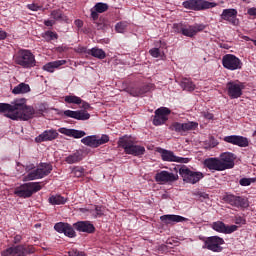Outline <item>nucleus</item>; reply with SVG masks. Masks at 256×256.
Segmentation results:
<instances>
[{
  "label": "nucleus",
  "instance_id": "nucleus-1",
  "mask_svg": "<svg viewBox=\"0 0 256 256\" xmlns=\"http://www.w3.org/2000/svg\"><path fill=\"white\" fill-rule=\"evenodd\" d=\"M33 106H27V99L18 98L12 102V111L8 114V119L12 121H29L36 115Z\"/></svg>",
  "mask_w": 256,
  "mask_h": 256
},
{
  "label": "nucleus",
  "instance_id": "nucleus-2",
  "mask_svg": "<svg viewBox=\"0 0 256 256\" xmlns=\"http://www.w3.org/2000/svg\"><path fill=\"white\" fill-rule=\"evenodd\" d=\"M118 147H122L127 155H134L135 157H139V155L145 154V147L135 145V142H133L131 137L128 136H123L119 139Z\"/></svg>",
  "mask_w": 256,
  "mask_h": 256
},
{
  "label": "nucleus",
  "instance_id": "nucleus-3",
  "mask_svg": "<svg viewBox=\"0 0 256 256\" xmlns=\"http://www.w3.org/2000/svg\"><path fill=\"white\" fill-rule=\"evenodd\" d=\"M14 62L16 65H20L23 69H31L35 67L37 61L35 55L30 50L21 49L14 55Z\"/></svg>",
  "mask_w": 256,
  "mask_h": 256
},
{
  "label": "nucleus",
  "instance_id": "nucleus-4",
  "mask_svg": "<svg viewBox=\"0 0 256 256\" xmlns=\"http://www.w3.org/2000/svg\"><path fill=\"white\" fill-rule=\"evenodd\" d=\"M37 191H41V184L39 182H28L16 187L14 195L27 199L31 197L33 193H37Z\"/></svg>",
  "mask_w": 256,
  "mask_h": 256
},
{
  "label": "nucleus",
  "instance_id": "nucleus-5",
  "mask_svg": "<svg viewBox=\"0 0 256 256\" xmlns=\"http://www.w3.org/2000/svg\"><path fill=\"white\" fill-rule=\"evenodd\" d=\"M51 171H53L51 164L41 163L36 170L29 172L23 180L35 181V179H43V177H47Z\"/></svg>",
  "mask_w": 256,
  "mask_h": 256
},
{
  "label": "nucleus",
  "instance_id": "nucleus-6",
  "mask_svg": "<svg viewBox=\"0 0 256 256\" xmlns=\"http://www.w3.org/2000/svg\"><path fill=\"white\" fill-rule=\"evenodd\" d=\"M179 175L182 177L184 183H189L190 185L199 183L200 179H203L204 177L202 172H195L187 168V166L181 167L179 169Z\"/></svg>",
  "mask_w": 256,
  "mask_h": 256
},
{
  "label": "nucleus",
  "instance_id": "nucleus-7",
  "mask_svg": "<svg viewBox=\"0 0 256 256\" xmlns=\"http://www.w3.org/2000/svg\"><path fill=\"white\" fill-rule=\"evenodd\" d=\"M183 7H185V9H192V11H203L217 7V3L206 0H189L183 2Z\"/></svg>",
  "mask_w": 256,
  "mask_h": 256
},
{
  "label": "nucleus",
  "instance_id": "nucleus-8",
  "mask_svg": "<svg viewBox=\"0 0 256 256\" xmlns=\"http://www.w3.org/2000/svg\"><path fill=\"white\" fill-rule=\"evenodd\" d=\"M81 143L95 149L101 145H105V143H109V136L106 134H103L100 138L97 135L86 136L82 138Z\"/></svg>",
  "mask_w": 256,
  "mask_h": 256
},
{
  "label": "nucleus",
  "instance_id": "nucleus-9",
  "mask_svg": "<svg viewBox=\"0 0 256 256\" xmlns=\"http://www.w3.org/2000/svg\"><path fill=\"white\" fill-rule=\"evenodd\" d=\"M227 94L230 99H239L243 95L245 85L239 81H230L226 85Z\"/></svg>",
  "mask_w": 256,
  "mask_h": 256
},
{
  "label": "nucleus",
  "instance_id": "nucleus-10",
  "mask_svg": "<svg viewBox=\"0 0 256 256\" xmlns=\"http://www.w3.org/2000/svg\"><path fill=\"white\" fill-rule=\"evenodd\" d=\"M222 65L225 69H229V71H237V69L243 67V62L233 54H226L222 58Z\"/></svg>",
  "mask_w": 256,
  "mask_h": 256
},
{
  "label": "nucleus",
  "instance_id": "nucleus-11",
  "mask_svg": "<svg viewBox=\"0 0 256 256\" xmlns=\"http://www.w3.org/2000/svg\"><path fill=\"white\" fill-rule=\"evenodd\" d=\"M225 243V240L219 236H211L208 237L205 240V246L203 249H209V251H214V253H220V251H223V245Z\"/></svg>",
  "mask_w": 256,
  "mask_h": 256
},
{
  "label": "nucleus",
  "instance_id": "nucleus-12",
  "mask_svg": "<svg viewBox=\"0 0 256 256\" xmlns=\"http://www.w3.org/2000/svg\"><path fill=\"white\" fill-rule=\"evenodd\" d=\"M169 115H171V110L167 107L158 108L155 111L153 125L159 126L164 125V123L169 119Z\"/></svg>",
  "mask_w": 256,
  "mask_h": 256
},
{
  "label": "nucleus",
  "instance_id": "nucleus-13",
  "mask_svg": "<svg viewBox=\"0 0 256 256\" xmlns=\"http://www.w3.org/2000/svg\"><path fill=\"white\" fill-rule=\"evenodd\" d=\"M226 203L231 205L232 207H237L246 209V207H249V200L247 198H243L241 196H235L232 194H229L226 196Z\"/></svg>",
  "mask_w": 256,
  "mask_h": 256
},
{
  "label": "nucleus",
  "instance_id": "nucleus-14",
  "mask_svg": "<svg viewBox=\"0 0 256 256\" xmlns=\"http://www.w3.org/2000/svg\"><path fill=\"white\" fill-rule=\"evenodd\" d=\"M161 158L163 161L173 162V163H189V158L178 157L173 153V151H169L166 149L160 150Z\"/></svg>",
  "mask_w": 256,
  "mask_h": 256
},
{
  "label": "nucleus",
  "instance_id": "nucleus-15",
  "mask_svg": "<svg viewBox=\"0 0 256 256\" xmlns=\"http://www.w3.org/2000/svg\"><path fill=\"white\" fill-rule=\"evenodd\" d=\"M178 179L179 175L165 170L158 172L155 175L157 183H175Z\"/></svg>",
  "mask_w": 256,
  "mask_h": 256
},
{
  "label": "nucleus",
  "instance_id": "nucleus-16",
  "mask_svg": "<svg viewBox=\"0 0 256 256\" xmlns=\"http://www.w3.org/2000/svg\"><path fill=\"white\" fill-rule=\"evenodd\" d=\"M221 19L223 21H228L230 25H234L237 27L239 25V20L237 19V10L230 8V9H224L221 14Z\"/></svg>",
  "mask_w": 256,
  "mask_h": 256
},
{
  "label": "nucleus",
  "instance_id": "nucleus-17",
  "mask_svg": "<svg viewBox=\"0 0 256 256\" xmlns=\"http://www.w3.org/2000/svg\"><path fill=\"white\" fill-rule=\"evenodd\" d=\"M226 143L237 145L238 147H249V138L239 135L226 136L224 138Z\"/></svg>",
  "mask_w": 256,
  "mask_h": 256
},
{
  "label": "nucleus",
  "instance_id": "nucleus-18",
  "mask_svg": "<svg viewBox=\"0 0 256 256\" xmlns=\"http://www.w3.org/2000/svg\"><path fill=\"white\" fill-rule=\"evenodd\" d=\"M212 229H214V231H217V233H225L226 235H229L231 233H235V231H237L238 227H237V225L227 226V225H225V223H223L221 221H217V222L212 223Z\"/></svg>",
  "mask_w": 256,
  "mask_h": 256
},
{
  "label": "nucleus",
  "instance_id": "nucleus-19",
  "mask_svg": "<svg viewBox=\"0 0 256 256\" xmlns=\"http://www.w3.org/2000/svg\"><path fill=\"white\" fill-rule=\"evenodd\" d=\"M220 162L222 163V167L224 171L226 169H233L235 167V154L231 152H225L220 156Z\"/></svg>",
  "mask_w": 256,
  "mask_h": 256
},
{
  "label": "nucleus",
  "instance_id": "nucleus-20",
  "mask_svg": "<svg viewBox=\"0 0 256 256\" xmlns=\"http://www.w3.org/2000/svg\"><path fill=\"white\" fill-rule=\"evenodd\" d=\"M204 29H205L204 24H194L192 26H184L181 29V33L185 37H195L197 33H199L200 31H203Z\"/></svg>",
  "mask_w": 256,
  "mask_h": 256
},
{
  "label": "nucleus",
  "instance_id": "nucleus-21",
  "mask_svg": "<svg viewBox=\"0 0 256 256\" xmlns=\"http://www.w3.org/2000/svg\"><path fill=\"white\" fill-rule=\"evenodd\" d=\"M64 115L66 117H70L71 119H77V121H87L91 117V114L83 110H78V111L65 110Z\"/></svg>",
  "mask_w": 256,
  "mask_h": 256
},
{
  "label": "nucleus",
  "instance_id": "nucleus-22",
  "mask_svg": "<svg viewBox=\"0 0 256 256\" xmlns=\"http://www.w3.org/2000/svg\"><path fill=\"white\" fill-rule=\"evenodd\" d=\"M204 167H207L209 171H225L223 163L219 158H207L204 160Z\"/></svg>",
  "mask_w": 256,
  "mask_h": 256
},
{
  "label": "nucleus",
  "instance_id": "nucleus-23",
  "mask_svg": "<svg viewBox=\"0 0 256 256\" xmlns=\"http://www.w3.org/2000/svg\"><path fill=\"white\" fill-rule=\"evenodd\" d=\"M160 220L164 225H175V223H183V221H187V218L179 215L168 214L161 216Z\"/></svg>",
  "mask_w": 256,
  "mask_h": 256
},
{
  "label": "nucleus",
  "instance_id": "nucleus-24",
  "mask_svg": "<svg viewBox=\"0 0 256 256\" xmlns=\"http://www.w3.org/2000/svg\"><path fill=\"white\" fill-rule=\"evenodd\" d=\"M59 133L55 130H46L38 137L35 138L36 143H43V141H53V139H57Z\"/></svg>",
  "mask_w": 256,
  "mask_h": 256
},
{
  "label": "nucleus",
  "instance_id": "nucleus-25",
  "mask_svg": "<svg viewBox=\"0 0 256 256\" xmlns=\"http://www.w3.org/2000/svg\"><path fill=\"white\" fill-rule=\"evenodd\" d=\"M74 227L82 233H93L95 231V226L87 221L77 222L74 224Z\"/></svg>",
  "mask_w": 256,
  "mask_h": 256
},
{
  "label": "nucleus",
  "instance_id": "nucleus-26",
  "mask_svg": "<svg viewBox=\"0 0 256 256\" xmlns=\"http://www.w3.org/2000/svg\"><path fill=\"white\" fill-rule=\"evenodd\" d=\"M3 256H25V247H10L2 253Z\"/></svg>",
  "mask_w": 256,
  "mask_h": 256
},
{
  "label": "nucleus",
  "instance_id": "nucleus-27",
  "mask_svg": "<svg viewBox=\"0 0 256 256\" xmlns=\"http://www.w3.org/2000/svg\"><path fill=\"white\" fill-rule=\"evenodd\" d=\"M65 161L68 163V165H73L75 163L83 161V150H77L76 152L68 155L65 158Z\"/></svg>",
  "mask_w": 256,
  "mask_h": 256
},
{
  "label": "nucleus",
  "instance_id": "nucleus-28",
  "mask_svg": "<svg viewBox=\"0 0 256 256\" xmlns=\"http://www.w3.org/2000/svg\"><path fill=\"white\" fill-rule=\"evenodd\" d=\"M67 63L66 60H56L53 62H49L43 66L44 71H48V73H53L55 69H59L62 65H65Z\"/></svg>",
  "mask_w": 256,
  "mask_h": 256
},
{
  "label": "nucleus",
  "instance_id": "nucleus-29",
  "mask_svg": "<svg viewBox=\"0 0 256 256\" xmlns=\"http://www.w3.org/2000/svg\"><path fill=\"white\" fill-rule=\"evenodd\" d=\"M84 53L92 55V57H96V59H105L106 57L105 51L101 48H92L88 50L84 48Z\"/></svg>",
  "mask_w": 256,
  "mask_h": 256
},
{
  "label": "nucleus",
  "instance_id": "nucleus-30",
  "mask_svg": "<svg viewBox=\"0 0 256 256\" xmlns=\"http://www.w3.org/2000/svg\"><path fill=\"white\" fill-rule=\"evenodd\" d=\"M30 91L31 87L29 86V84L20 83L13 88L12 93L14 95H23L25 93H29Z\"/></svg>",
  "mask_w": 256,
  "mask_h": 256
},
{
  "label": "nucleus",
  "instance_id": "nucleus-31",
  "mask_svg": "<svg viewBox=\"0 0 256 256\" xmlns=\"http://www.w3.org/2000/svg\"><path fill=\"white\" fill-rule=\"evenodd\" d=\"M180 87L183 91H195V84H193V81L189 78H182Z\"/></svg>",
  "mask_w": 256,
  "mask_h": 256
},
{
  "label": "nucleus",
  "instance_id": "nucleus-32",
  "mask_svg": "<svg viewBox=\"0 0 256 256\" xmlns=\"http://www.w3.org/2000/svg\"><path fill=\"white\" fill-rule=\"evenodd\" d=\"M51 17L54 19V21H64L65 23L69 21V18H67V16H65L61 10H53L51 12Z\"/></svg>",
  "mask_w": 256,
  "mask_h": 256
},
{
  "label": "nucleus",
  "instance_id": "nucleus-33",
  "mask_svg": "<svg viewBox=\"0 0 256 256\" xmlns=\"http://www.w3.org/2000/svg\"><path fill=\"white\" fill-rule=\"evenodd\" d=\"M49 203L51 205H65L67 199L61 195H53L49 198Z\"/></svg>",
  "mask_w": 256,
  "mask_h": 256
},
{
  "label": "nucleus",
  "instance_id": "nucleus-34",
  "mask_svg": "<svg viewBox=\"0 0 256 256\" xmlns=\"http://www.w3.org/2000/svg\"><path fill=\"white\" fill-rule=\"evenodd\" d=\"M12 109L13 102H11V104L0 103V113H5V117H9V114L11 113Z\"/></svg>",
  "mask_w": 256,
  "mask_h": 256
},
{
  "label": "nucleus",
  "instance_id": "nucleus-35",
  "mask_svg": "<svg viewBox=\"0 0 256 256\" xmlns=\"http://www.w3.org/2000/svg\"><path fill=\"white\" fill-rule=\"evenodd\" d=\"M64 101L66 103H73L74 105H81V103H83V100H81V98L73 95L65 96Z\"/></svg>",
  "mask_w": 256,
  "mask_h": 256
},
{
  "label": "nucleus",
  "instance_id": "nucleus-36",
  "mask_svg": "<svg viewBox=\"0 0 256 256\" xmlns=\"http://www.w3.org/2000/svg\"><path fill=\"white\" fill-rule=\"evenodd\" d=\"M94 9L97 13H105V11L109 9V5H107V3L98 2L95 4Z\"/></svg>",
  "mask_w": 256,
  "mask_h": 256
},
{
  "label": "nucleus",
  "instance_id": "nucleus-37",
  "mask_svg": "<svg viewBox=\"0 0 256 256\" xmlns=\"http://www.w3.org/2000/svg\"><path fill=\"white\" fill-rule=\"evenodd\" d=\"M199 127V123L197 122H187L183 123V132L185 131H193L194 129H197Z\"/></svg>",
  "mask_w": 256,
  "mask_h": 256
},
{
  "label": "nucleus",
  "instance_id": "nucleus-38",
  "mask_svg": "<svg viewBox=\"0 0 256 256\" xmlns=\"http://www.w3.org/2000/svg\"><path fill=\"white\" fill-rule=\"evenodd\" d=\"M127 27H129V23L119 22L116 24L115 29L117 33H125V31L127 30Z\"/></svg>",
  "mask_w": 256,
  "mask_h": 256
},
{
  "label": "nucleus",
  "instance_id": "nucleus-39",
  "mask_svg": "<svg viewBox=\"0 0 256 256\" xmlns=\"http://www.w3.org/2000/svg\"><path fill=\"white\" fill-rule=\"evenodd\" d=\"M72 175L74 177H83L85 175V169L81 166H76L72 169Z\"/></svg>",
  "mask_w": 256,
  "mask_h": 256
},
{
  "label": "nucleus",
  "instance_id": "nucleus-40",
  "mask_svg": "<svg viewBox=\"0 0 256 256\" xmlns=\"http://www.w3.org/2000/svg\"><path fill=\"white\" fill-rule=\"evenodd\" d=\"M43 37L46 39V41H54V39H59V35L53 31L45 32Z\"/></svg>",
  "mask_w": 256,
  "mask_h": 256
},
{
  "label": "nucleus",
  "instance_id": "nucleus-41",
  "mask_svg": "<svg viewBox=\"0 0 256 256\" xmlns=\"http://www.w3.org/2000/svg\"><path fill=\"white\" fill-rule=\"evenodd\" d=\"M64 235H66V237H70V238L75 237V230L73 229V226H71L69 223L66 224V228L64 230Z\"/></svg>",
  "mask_w": 256,
  "mask_h": 256
},
{
  "label": "nucleus",
  "instance_id": "nucleus-42",
  "mask_svg": "<svg viewBox=\"0 0 256 256\" xmlns=\"http://www.w3.org/2000/svg\"><path fill=\"white\" fill-rule=\"evenodd\" d=\"M105 208L103 206H95L94 210H91V213L94 217H102Z\"/></svg>",
  "mask_w": 256,
  "mask_h": 256
},
{
  "label": "nucleus",
  "instance_id": "nucleus-43",
  "mask_svg": "<svg viewBox=\"0 0 256 256\" xmlns=\"http://www.w3.org/2000/svg\"><path fill=\"white\" fill-rule=\"evenodd\" d=\"M66 227H67V223H64V222H58L54 225V229L55 231H57V233H65Z\"/></svg>",
  "mask_w": 256,
  "mask_h": 256
},
{
  "label": "nucleus",
  "instance_id": "nucleus-44",
  "mask_svg": "<svg viewBox=\"0 0 256 256\" xmlns=\"http://www.w3.org/2000/svg\"><path fill=\"white\" fill-rule=\"evenodd\" d=\"M170 129L172 131H176V133H184L183 132V123L175 122L171 125Z\"/></svg>",
  "mask_w": 256,
  "mask_h": 256
},
{
  "label": "nucleus",
  "instance_id": "nucleus-45",
  "mask_svg": "<svg viewBox=\"0 0 256 256\" xmlns=\"http://www.w3.org/2000/svg\"><path fill=\"white\" fill-rule=\"evenodd\" d=\"M85 135V131L72 129L71 137H74V139H81V137H85Z\"/></svg>",
  "mask_w": 256,
  "mask_h": 256
},
{
  "label": "nucleus",
  "instance_id": "nucleus-46",
  "mask_svg": "<svg viewBox=\"0 0 256 256\" xmlns=\"http://www.w3.org/2000/svg\"><path fill=\"white\" fill-rule=\"evenodd\" d=\"M149 53L151 57L157 58V57H162L161 50L159 48H152L149 50Z\"/></svg>",
  "mask_w": 256,
  "mask_h": 256
},
{
  "label": "nucleus",
  "instance_id": "nucleus-47",
  "mask_svg": "<svg viewBox=\"0 0 256 256\" xmlns=\"http://www.w3.org/2000/svg\"><path fill=\"white\" fill-rule=\"evenodd\" d=\"M253 179L251 178H242L240 179L239 181V184L242 186V187H249V185H251V183H253Z\"/></svg>",
  "mask_w": 256,
  "mask_h": 256
},
{
  "label": "nucleus",
  "instance_id": "nucleus-48",
  "mask_svg": "<svg viewBox=\"0 0 256 256\" xmlns=\"http://www.w3.org/2000/svg\"><path fill=\"white\" fill-rule=\"evenodd\" d=\"M128 93L132 97H141V90L139 88H130L128 89Z\"/></svg>",
  "mask_w": 256,
  "mask_h": 256
},
{
  "label": "nucleus",
  "instance_id": "nucleus-49",
  "mask_svg": "<svg viewBox=\"0 0 256 256\" xmlns=\"http://www.w3.org/2000/svg\"><path fill=\"white\" fill-rule=\"evenodd\" d=\"M151 87H153L151 84L144 85L139 88L140 96L145 95V93H149L151 91Z\"/></svg>",
  "mask_w": 256,
  "mask_h": 256
},
{
  "label": "nucleus",
  "instance_id": "nucleus-50",
  "mask_svg": "<svg viewBox=\"0 0 256 256\" xmlns=\"http://www.w3.org/2000/svg\"><path fill=\"white\" fill-rule=\"evenodd\" d=\"M59 133H62V135H66L67 137H71L73 129H67V128H59Z\"/></svg>",
  "mask_w": 256,
  "mask_h": 256
},
{
  "label": "nucleus",
  "instance_id": "nucleus-51",
  "mask_svg": "<svg viewBox=\"0 0 256 256\" xmlns=\"http://www.w3.org/2000/svg\"><path fill=\"white\" fill-rule=\"evenodd\" d=\"M69 256H86L85 253L79 252L77 249H72L68 252Z\"/></svg>",
  "mask_w": 256,
  "mask_h": 256
},
{
  "label": "nucleus",
  "instance_id": "nucleus-52",
  "mask_svg": "<svg viewBox=\"0 0 256 256\" xmlns=\"http://www.w3.org/2000/svg\"><path fill=\"white\" fill-rule=\"evenodd\" d=\"M234 222L236 225H245V218L236 216Z\"/></svg>",
  "mask_w": 256,
  "mask_h": 256
},
{
  "label": "nucleus",
  "instance_id": "nucleus-53",
  "mask_svg": "<svg viewBox=\"0 0 256 256\" xmlns=\"http://www.w3.org/2000/svg\"><path fill=\"white\" fill-rule=\"evenodd\" d=\"M27 7L30 11H39V9H42V7L37 4H28Z\"/></svg>",
  "mask_w": 256,
  "mask_h": 256
},
{
  "label": "nucleus",
  "instance_id": "nucleus-54",
  "mask_svg": "<svg viewBox=\"0 0 256 256\" xmlns=\"http://www.w3.org/2000/svg\"><path fill=\"white\" fill-rule=\"evenodd\" d=\"M183 24H174L173 29L175 33H181V29H183Z\"/></svg>",
  "mask_w": 256,
  "mask_h": 256
},
{
  "label": "nucleus",
  "instance_id": "nucleus-55",
  "mask_svg": "<svg viewBox=\"0 0 256 256\" xmlns=\"http://www.w3.org/2000/svg\"><path fill=\"white\" fill-rule=\"evenodd\" d=\"M91 17L93 21H97V19H99V12L95 11V9H91Z\"/></svg>",
  "mask_w": 256,
  "mask_h": 256
},
{
  "label": "nucleus",
  "instance_id": "nucleus-56",
  "mask_svg": "<svg viewBox=\"0 0 256 256\" xmlns=\"http://www.w3.org/2000/svg\"><path fill=\"white\" fill-rule=\"evenodd\" d=\"M247 13H248V15H250L251 17H256V8H255V7L249 8V9L247 10Z\"/></svg>",
  "mask_w": 256,
  "mask_h": 256
},
{
  "label": "nucleus",
  "instance_id": "nucleus-57",
  "mask_svg": "<svg viewBox=\"0 0 256 256\" xmlns=\"http://www.w3.org/2000/svg\"><path fill=\"white\" fill-rule=\"evenodd\" d=\"M80 105H82L81 106L82 109H85V110L91 109V105L89 103L85 102V101H82Z\"/></svg>",
  "mask_w": 256,
  "mask_h": 256
},
{
  "label": "nucleus",
  "instance_id": "nucleus-58",
  "mask_svg": "<svg viewBox=\"0 0 256 256\" xmlns=\"http://www.w3.org/2000/svg\"><path fill=\"white\" fill-rule=\"evenodd\" d=\"M44 25H46V27H53V25H55V20H46Z\"/></svg>",
  "mask_w": 256,
  "mask_h": 256
},
{
  "label": "nucleus",
  "instance_id": "nucleus-59",
  "mask_svg": "<svg viewBox=\"0 0 256 256\" xmlns=\"http://www.w3.org/2000/svg\"><path fill=\"white\" fill-rule=\"evenodd\" d=\"M7 39V32L0 30V41Z\"/></svg>",
  "mask_w": 256,
  "mask_h": 256
},
{
  "label": "nucleus",
  "instance_id": "nucleus-60",
  "mask_svg": "<svg viewBox=\"0 0 256 256\" xmlns=\"http://www.w3.org/2000/svg\"><path fill=\"white\" fill-rule=\"evenodd\" d=\"M31 253H35V248L33 247L25 248V256Z\"/></svg>",
  "mask_w": 256,
  "mask_h": 256
},
{
  "label": "nucleus",
  "instance_id": "nucleus-61",
  "mask_svg": "<svg viewBox=\"0 0 256 256\" xmlns=\"http://www.w3.org/2000/svg\"><path fill=\"white\" fill-rule=\"evenodd\" d=\"M203 116L205 117V119H213V114L209 113V112H204Z\"/></svg>",
  "mask_w": 256,
  "mask_h": 256
},
{
  "label": "nucleus",
  "instance_id": "nucleus-62",
  "mask_svg": "<svg viewBox=\"0 0 256 256\" xmlns=\"http://www.w3.org/2000/svg\"><path fill=\"white\" fill-rule=\"evenodd\" d=\"M96 27L98 31H101V29H105V25L103 23L96 22Z\"/></svg>",
  "mask_w": 256,
  "mask_h": 256
},
{
  "label": "nucleus",
  "instance_id": "nucleus-63",
  "mask_svg": "<svg viewBox=\"0 0 256 256\" xmlns=\"http://www.w3.org/2000/svg\"><path fill=\"white\" fill-rule=\"evenodd\" d=\"M33 169H35V164L26 165V171H33Z\"/></svg>",
  "mask_w": 256,
  "mask_h": 256
},
{
  "label": "nucleus",
  "instance_id": "nucleus-64",
  "mask_svg": "<svg viewBox=\"0 0 256 256\" xmlns=\"http://www.w3.org/2000/svg\"><path fill=\"white\" fill-rule=\"evenodd\" d=\"M75 25H76V27L81 29V27H83V22L81 20H75Z\"/></svg>",
  "mask_w": 256,
  "mask_h": 256
}]
</instances>
